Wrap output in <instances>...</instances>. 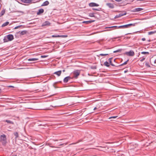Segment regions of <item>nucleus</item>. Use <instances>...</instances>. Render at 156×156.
<instances>
[{"mask_svg": "<svg viewBox=\"0 0 156 156\" xmlns=\"http://www.w3.org/2000/svg\"><path fill=\"white\" fill-rule=\"evenodd\" d=\"M7 37L8 41H11L14 39L13 36L11 34H9L7 36Z\"/></svg>", "mask_w": 156, "mask_h": 156, "instance_id": "20e7f679", "label": "nucleus"}, {"mask_svg": "<svg viewBox=\"0 0 156 156\" xmlns=\"http://www.w3.org/2000/svg\"><path fill=\"white\" fill-rule=\"evenodd\" d=\"M145 65L146 66L148 67H150V66L149 65V63L148 62H146L145 63Z\"/></svg>", "mask_w": 156, "mask_h": 156, "instance_id": "f704fd0d", "label": "nucleus"}, {"mask_svg": "<svg viewBox=\"0 0 156 156\" xmlns=\"http://www.w3.org/2000/svg\"><path fill=\"white\" fill-rule=\"evenodd\" d=\"M156 33V30H154L153 31H150L148 32V34L150 35Z\"/></svg>", "mask_w": 156, "mask_h": 156, "instance_id": "f3484780", "label": "nucleus"}, {"mask_svg": "<svg viewBox=\"0 0 156 156\" xmlns=\"http://www.w3.org/2000/svg\"><path fill=\"white\" fill-rule=\"evenodd\" d=\"M124 15L121 14H119L118 15H116L115 17V18H119V17H121V16H123Z\"/></svg>", "mask_w": 156, "mask_h": 156, "instance_id": "b1692460", "label": "nucleus"}, {"mask_svg": "<svg viewBox=\"0 0 156 156\" xmlns=\"http://www.w3.org/2000/svg\"><path fill=\"white\" fill-rule=\"evenodd\" d=\"M38 60L37 58H30L28 59V61H34Z\"/></svg>", "mask_w": 156, "mask_h": 156, "instance_id": "2eb2a0df", "label": "nucleus"}, {"mask_svg": "<svg viewBox=\"0 0 156 156\" xmlns=\"http://www.w3.org/2000/svg\"><path fill=\"white\" fill-rule=\"evenodd\" d=\"M89 16L91 17H94L95 16L94 15V13H89Z\"/></svg>", "mask_w": 156, "mask_h": 156, "instance_id": "a878e982", "label": "nucleus"}, {"mask_svg": "<svg viewBox=\"0 0 156 156\" xmlns=\"http://www.w3.org/2000/svg\"><path fill=\"white\" fill-rule=\"evenodd\" d=\"M104 65L105 66L108 67L110 65L108 62L107 61L105 62L104 63Z\"/></svg>", "mask_w": 156, "mask_h": 156, "instance_id": "5701e85b", "label": "nucleus"}, {"mask_svg": "<svg viewBox=\"0 0 156 156\" xmlns=\"http://www.w3.org/2000/svg\"><path fill=\"white\" fill-rule=\"evenodd\" d=\"M97 109V108L96 107H95L94 109V110H96V109Z\"/></svg>", "mask_w": 156, "mask_h": 156, "instance_id": "8fccbe9b", "label": "nucleus"}, {"mask_svg": "<svg viewBox=\"0 0 156 156\" xmlns=\"http://www.w3.org/2000/svg\"><path fill=\"white\" fill-rule=\"evenodd\" d=\"M118 116H112L109 118V119H112V118H115L116 117H117Z\"/></svg>", "mask_w": 156, "mask_h": 156, "instance_id": "e433bc0d", "label": "nucleus"}, {"mask_svg": "<svg viewBox=\"0 0 156 156\" xmlns=\"http://www.w3.org/2000/svg\"><path fill=\"white\" fill-rule=\"evenodd\" d=\"M6 39H5V38L4 39V41L5 42H7V41L6 40Z\"/></svg>", "mask_w": 156, "mask_h": 156, "instance_id": "a18cd8bd", "label": "nucleus"}, {"mask_svg": "<svg viewBox=\"0 0 156 156\" xmlns=\"http://www.w3.org/2000/svg\"><path fill=\"white\" fill-rule=\"evenodd\" d=\"M49 4V2L48 1H46L44 2L42 5V6H46Z\"/></svg>", "mask_w": 156, "mask_h": 156, "instance_id": "dca6fc26", "label": "nucleus"}, {"mask_svg": "<svg viewBox=\"0 0 156 156\" xmlns=\"http://www.w3.org/2000/svg\"><path fill=\"white\" fill-rule=\"evenodd\" d=\"M141 40L143 41H145L146 40V39L145 38H142Z\"/></svg>", "mask_w": 156, "mask_h": 156, "instance_id": "37998d69", "label": "nucleus"}, {"mask_svg": "<svg viewBox=\"0 0 156 156\" xmlns=\"http://www.w3.org/2000/svg\"><path fill=\"white\" fill-rule=\"evenodd\" d=\"M95 21L94 20H89L87 21H84L83 22V23H85L86 24H88L89 23H90L92 22H93Z\"/></svg>", "mask_w": 156, "mask_h": 156, "instance_id": "f8f14e48", "label": "nucleus"}, {"mask_svg": "<svg viewBox=\"0 0 156 156\" xmlns=\"http://www.w3.org/2000/svg\"><path fill=\"white\" fill-rule=\"evenodd\" d=\"M89 6L91 7H93L94 6H98L99 5L96 3L94 2H91L89 4Z\"/></svg>", "mask_w": 156, "mask_h": 156, "instance_id": "39448f33", "label": "nucleus"}, {"mask_svg": "<svg viewBox=\"0 0 156 156\" xmlns=\"http://www.w3.org/2000/svg\"><path fill=\"white\" fill-rule=\"evenodd\" d=\"M65 69H64L62 70L63 72H65Z\"/></svg>", "mask_w": 156, "mask_h": 156, "instance_id": "603ef678", "label": "nucleus"}, {"mask_svg": "<svg viewBox=\"0 0 156 156\" xmlns=\"http://www.w3.org/2000/svg\"><path fill=\"white\" fill-rule=\"evenodd\" d=\"M112 66H115V65L112 64V63L110 64Z\"/></svg>", "mask_w": 156, "mask_h": 156, "instance_id": "49530a36", "label": "nucleus"}, {"mask_svg": "<svg viewBox=\"0 0 156 156\" xmlns=\"http://www.w3.org/2000/svg\"><path fill=\"white\" fill-rule=\"evenodd\" d=\"M47 57V56L45 55H42L41 56V58H46Z\"/></svg>", "mask_w": 156, "mask_h": 156, "instance_id": "58836bf2", "label": "nucleus"}, {"mask_svg": "<svg viewBox=\"0 0 156 156\" xmlns=\"http://www.w3.org/2000/svg\"><path fill=\"white\" fill-rule=\"evenodd\" d=\"M1 142L3 145H5L7 143L6 140L5 141H1Z\"/></svg>", "mask_w": 156, "mask_h": 156, "instance_id": "c85d7f7f", "label": "nucleus"}, {"mask_svg": "<svg viewBox=\"0 0 156 156\" xmlns=\"http://www.w3.org/2000/svg\"><path fill=\"white\" fill-rule=\"evenodd\" d=\"M91 68L92 69H97V67L96 66H92Z\"/></svg>", "mask_w": 156, "mask_h": 156, "instance_id": "4c0bfd02", "label": "nucleus"}, {"mask_svg": "<svg viewBox=\"0 0 156 156\" xmlns=\"http://www.w3.org/2000/svg\"><path fill=\"white\" fill-rule=\"evenodd\" d=\"M150 62L151 63V64L152 65L154 66H156L154 64H155V63H156V59L154 61H152V62H151V60H150Z\"/></svg>", "mask_w": 156, "mask_h": 156, "instance_id": "6ab92c4d", "label": "nucleus"}, {"mask_svg": "<svg viewBox=\"0 0 156 156\" xmlns=\"http://www.w3.org/2000/svg\"><path fill=\"white\" fill-rule=\"evenodd\" d=\"M22 26V25H20L17 26L16 27H15L14 28L15 29H17L20 27H21Z\"/></svg>", "mask_w": 156, "mask_h": 156, "instance_id": "c9c22d12", "label": "nucleus"}, {"mask_svg": "<svg viewBox=\"0 0 156 156\" xmlns=\"http://www.w3.org/2000/svg\"><path fill=\"white\" fill-rule=\"evenodd\" d=\"M122 51V49H119L118 50H115V51H113V53H116V52H120Z\"/></svg>", "mask_w": 156, "mask_h": 156, "instance_id": "cd10ccee", "label": "nucleus"}, {"mask_svg": "<svg viewBox=\"0 0 156 156\" xmlns=\"http://www.w3.org/2000/svg\"><path fill=\"white\" fill-rule=\"evenodd\" d=\"M112 58H111L108 59V60L109 62L110 63V64L112 63Z\"/></svg>", "mask_w": 156, "mask_h": 156, "instance_id": "72a5a7b5", "label": "nucleus"}, {"mask_svg": "<svg viewBox=\"0 0 156 156\" xmlns=\"http://www.w3.org/2000/svg\"><path fill=\"white\" fill-rule=\"evenodd\" d=\"M50 24V22L48 21H46L44 22L42 24V26L49 25Z\"/></svg>", "mask_w": 156, "mask_h": 156, "instance_id": "1a4fd4ad", "label": "nucleus"}, {"mask_svg": "<svg viewBox=\"0 0 156 156\" xmlns=\"http://www.w3.org/2000/svg\"><path fill=\"white\" fill-rule=\"evenodd\" d=\"M139 1H143L144 0H138Z\"/></svg>", "mask_w": 156, "mask_h": 156, "instance_id": "864d4df0", "label": "nucleus"}, {"mask_svg": "<svg viewBox=\"0 0 156 156\" xmlns=\"http://www.w3.org/2000/svg\"><path fill=\"white\" fill-rule=\"evenodd\" d=\"M5 11L4 10H2L0 13L1 16H2L3 15L5 14Z\"/></svg>", "mask_w": 156, "mask_h": 156, "instance_id": "bb28decb", "label": "nucleus"}, {"mask_svg": "<svg viewBox=\"0 0 156 156\" xmlns=\"http://www.w3.org/2000/svg\"><path fill=\"white\" fill-rule=\"evenodd\" d=\"M68 144V143H62V144H59V145L60 146H61V145H63L64 144H65V145H67V144Z\"/></svg>", "mask_w": 156, "mask_h": 156, "instance_id": "a19ab883", "label": "nucleus"}, {"mask_svg": "<svg viewBox=\"0 0 156 156\" xmlns=\"http://www.w3.org/2000/svg\"><path fill=\"white\" fill-rule=\"evenodd\" d=\"M71 79H72V77L69 76H68L66 77L63 80V82L65 83H66L68 82L69 80Z\"/></svg>", "mask_w": 156, "mask_h": 156, "instance_id": "0eeeda50", "label": "nucleus"}, {"mask_svg": "<svg viewBox=\"0 0 156 156\" xmlns=\"http://www.w3.org/2000/svg\"><path fill=\"white\" fill-rule=\"evenodd\" d=\"M80 71L79 70H76L73 71L72 73V75H73L72 78H75L77 79L78 76L80 75Z\"/></svg>", "mask_w": 156, "mask_h": 156, "instance_id": "f03ea898", "label": "nucleus"}, {"mask_svg": "<svg viewBox=\"0 0 156 156\" xmlns=\"http://www.w3.org/2000/svg\"><path fill=\"white\" fill-rule=\"evenodd\" d=\"M125 53L126 55L129 56H133L135 54L134 52L133 51H129L126 52Z\"/></svg>", "mask_w": 156, "mask_h": 156, "instance_id": "7ed1b4c3", "label": "nucleus"}, {"mask_svg": "<svg viewBox=\"0 0 156 156\" xmlns=\"http://www.w3.org/2000/svg\"><path fill=\"white\" fill-rule=\"evenodd\" d=\"M44 12V10L43 9H39L38 12H37V14L39 15L41 13H43Z\"/></svg>", "mask_w": 156, "mask_h": 156, "instance_id": "ddd939ff", "label": "nucleus"}, {"mask_svg": "<svg viewBox=\"0 0 156 156\" xmlns=\"http://www.w3.org/2000/svg\"><path fill=\"white\" fill-rule=\"evenodd\" d=\"M136 23H130L125 25L119 26V27H117L116 26H114L110 27H109V28H110L113 27H116L117 28H126L129 27L131 26H135Z\"/></svg>", "mask_w": 156, "mask_h": 156, "instance_id": "f257e3e1", "label": "nucleus"}, {"mask_svg": "<svg viewBox=\"0 0 156 156\" xmlns=\"http://www.w3.org/2000/svg\"><path fill=\"white\" fill-rule=\"evenodd\" d=\"M106 5L111 9L113 8L114 7V5L111 3H107L106 4Z\"/></svg>", "mask_w": 156, "mask_h": 156, "instance_id": "9b49d317", "label": "nucleus"}, {"mask_svg": "<svg viewBox=\"0 0 156 156\" xmlns=\"http://www.w3.org/2000/svg\"><path fill=\"white\" fill-rule=\"evenodd\" d=\"M9 22H6L2 24V27H4L5 26H6L7 25L9 24Z\"/></svg>", "mask_w": 156, "mask_h": 156, "instance_id": "4be33fe9", "label": "nucleus"}, {"mask_svg": "<svg viewBox=\"0 0 156 156\" xmlns=\"http://www.w3.org/2000/svg\"><path fill=\"white\" fill-rule=\"evenodd\" d=\"M108 54H99V55L101 56H104L106 55H108Z\"/></svg>", "mask_w": 156, "mask_h": 156, "instance_id": "473e14b6", "label": "nucleus"}, {"mask_svg": "<svg viewBox=\"0 0 156 156\" xmlns=\"http://www.w3.org/2000/svg\"><path fill=\"white\" fill-rule=\"evenodd\" d=\"M92 9L93 10H96V11H98V9H95V8H93Z\"/></svg>", "mask_w": 156, "mask_h": 156, "instance_id": "79ce46f5", "label": "nucleus"}, {"mask_svg": "<svg viewBox=\"0 0 156 156\" xmlns=\"http://www.w3.org/2000/svg\"><path fill=\"white\" fill-rule=\"evenodd\" d=\"M27 33V30H25L21 31H20L18 32L17 33L20 34V35H26Z\"/></svg>", "mask_w": 156, "mask_h": 156, "instance_id": "423d86ee", "label": "nucleus"}, {"mask_svg": "<svg viewBox=\"0 0 156 156\" xmlns=\"http://www.w3.org/2000/svg\"><path fill=\"white\" fill-rule=\"evenodd\" d=\"M141 54L143 55H148L149 53L148 52L143 51L141 52Z\"/></svg>", "mask_w": 156, "mask_h": 156, "instance_id": "c756f323", "label": "nucleus"}, {"mask_svg": "<svg viewBox=\"0 0 156 156\" xmlns=\"http://www.w3.org/2000/svg\"><path fill=\"white\" fill-rule=\"evenodd\" d=\"M145 59V58L143 57L142 59L140 60V61L142 62L144 61Z\"/></svg>", "mask_w": 156, "mask_h": 156, "instance_id": "ea45409f", "label": "nucleus"}, {"mask_svg": "<svg viewBox=\"0 0 156 156\" xmlns=\"http://www.w3.org/2000/svg\"><path fill=\"white\" fill-rule=\"evenodd\" d=\"M8 87H14L13 86H8Z\"/></svg>", "mask_w": 156, "mask_h": 156, "instance_id": "c03bdc74", "label": "nucleus"}, {"mask_svg": "<svg viewBox=\"0 0 156 156\" xmlns=\"http://www.w3.org/2000/svg\"><path fill=\"white\" fill-rule=\"evenodd\" d=\"M126 13H125L124 15H126Z\"/></svg>", "mask_w": 156, "mask_h": 156, "instance_id": "6e6d98bb", "label": "nucleus"}, {"mask_svg": "<svg viewBox=\"0 0 156 156\" xmlns=\"http://www.w3.org/2000/svg\"><path fill=\"white\" fill-rule=\"evenodd\" d=\"M148 41L149 42H150V41H151V40H148Z\"/></svg>", "mask_w": 156, "mask_h": 156, "instance_id": "5fc2aeb1", "label": "nucleus"}, {"mask_svg": "<svg viewBox=\"0 0 156 156\" xmlns=\"http://www.w3.org/2000/svg\"><path fill=\"white\" fill-rule=\"evenodd\" d=\"M4 121L9 123H10L12 124H14V123L13 122L10 121V120H6L5 121Z\"/></svg>", "mask_w": 156, "mask_h": 156, "instance_id": "aec40b11", "label": "nucleus"}, {"mask_svg": "<svg viewBox=\"0 0 156 156\" xmlns=\"http://www.w3.org/2000/svg\"><path fill=\"white\" fill-rule=\"evenodd\" d=\"M64 35H53L52 36V37H64Z\"/></svg>", "mask_w": 156, "mask_h": 156, "instance_id": "a211bd4d", "label": "nucleus"}, {"mask_svg": "<svg viewBox=\"0 0 156 156\" xmlns=\"http://www.w3.org/2000/svg\"><path fill=\"white\" fill-rule=\"evenodd\" d=\"M119 37H114V39H116L117 38H119Z\"/></svg>", "mask_w": 156, "mask_h": 156, "instance_id": "3c124183", "label": "nucleus"}, {"mask_svg": "<svg viewBox=\"0 0 156 156\" xmlns=\"http://www.w3.org/2000/svg\"><path fill=\"white\" fill-rule=\"evenodd\" d=\"M82 141H83V140L82 139H80V140H79L77 142H76V143H73V144H71L69 145H72V144H77V143H79V142H82Z\"/></svg>", "mask_w": 156, "mask_h": 156, "instance_id": "7c9ffc66", "label": "nucleus"}, {"mask_svg": "<svg viewBox=\"0 0 156 156\" xmlns=\"http://www.w3.org/2000/svg\"><path fill=\"white\" fill-rule=\"evenodd\" d=\"M129 61V60H127L124 63H123L122 64L120 65V66H123L124 65H126V64H127V62Z\"/></svg>", "mask_w": 156, "mask_h": 156, "instance_id": "2f4dec72", "label": "nucleus"}, {"mask_svg": "<svg viewBox=\"0 0 156 156\" xmlns=\"http://www.w3.org/2000/svg\"><path fill=\"white\" fill-rule=\"evenodd\" d=\"M143 10V9L140 8H138L135 9L133 11V12H139Z\"/></svg>", "mask_w": 156, "mask_h": 156, "instance_id": "9d476101", "label": "nucleus"}, {"mask_svg": "<svg viewBox=\"0 0 156 156\" xmlns=\"http://www.w3.org/2000/svg\"><path fill=\"white\" fill-rule=\"evenodd\" d=\"M61 73H62V71L59 70V71H57V72H55L54 73V74H56V75H57L58 76H60L61 75Z\"/></svg>", "mask_w": 156, "mask_h": 156, "instance_id": "4468645a", "label": "nucleus"}, {"mask_svg": "<svg viewBox=\"0 0 156 156\" xmlns=\"http://www.w3.org/2000/svg\"><path fill=\"white\" fill-rule=\"evenodd\" d=\"M115 0L117 2H120L121 1H122V0Z\"/></svg>", "mask_w": 156, "mask_h": 156, "instance_id": "de8ad7c7", "label": "nucleus"}, {"mask_svg": "<svg viewBox=\"0 0 156 156\" xmlns=\"http://www.w3.org/2000/svg\"><path fill=\"white\" fill-rule=\"evenodd\" d=\"M2 90L1 89H0V94H1V93H2Z\"/></svg>", "mask_w": 156, "mask_h": 156, "instance_id": "09e8293b", "label": "nucleus"}, {"mask_svg": "<svg viewBox=\"0 0 156 156\" xmlns=\"http://www.w3.org/2000/svg\"><path fill=\"white\" fill-rule=\"evenodd\" d=\"M24 2L25 3H30L31 2V0H23Z\"/></svg>", "mask_w": 156, "mask_h": 156, "instance_id": "393cba45", "label": "nucleus"}, {"mask_svg": "<svg viewBox=\"0 0 156 156\" xmlns=\"http://www.w3.org/2000/svg\"><path fill=\"white\" fill-rule=\"evenodd\" d=\"M1 141H5L6 140V138L5 135L3 134L0 136Z\"/></svg>", "mask_w": 156, "mask_h": 156, "instance_id": "6e6552de", "label": "nucleus"}, {"mask_svg": "<svg viewBox=\"0 0 156 156\" xmlns=\"http://www.w3.org/2000/svg\"><path fill=\"white\" fill-rule=\"evenodd\" d=\"M14 135L15 136V138H17L19 137L18 133L17 132H15L14 133Z\"/></svg>", "mask_w": 156, "mask_h": 156, "instance_id": "412c9836", "label": "nucleus"}]
</instances>
